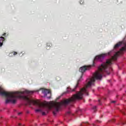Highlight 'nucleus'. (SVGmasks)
I'll return each instance as SVG.
<instances>
[{
	"instance_id": "f3484780",
	"label": "nucleus",
	"mask_w": 126,
	"mask_h": 126,
	"mask_svg": "<svg viewBox=\"0 0 126 126\" xmlns=\"http://www.w3.org/2000/svg\"><path fill=\"white\" fill-rule=\"evenodd\" d=\"M122 125H126V121L125 122H122Z\"/></svg>"
},
{
	"instance_id": "39448f33",
	"label": "nucleus",
	"mask_w": 126,
	"mask_h": 126,
	"mask_svg": "<svg viewBox=\"0 0 126 126\" xmlns=\"http://www.w3.org/2000/svg\"><path fill=\"white\" fill-rule=\"evenodd\" d=\"M80 82V79H79L77 82V84L75 86L74 88L73 89H70V92H74L75 91H76V88L78 87V84H79V82Z\"/></svg>"
},
{
	"instance_id": "5701e85b",
	"label": "nucleus",
	"mask_w": 126,
	"mask_h": 126,
	"mask_svg": "<svg viewBox=\"0 0 126 126\" xmlns=\"http://www.w3.org/2000/svg\"><path fill=\"white\" fill-rule=\"evenodd\" d=\"M93 63H94V61H93Z\"/></svg>"
},
{
	"instance_id": "f257e3e1",
	"label": "nucleus",
	"mask_w": 126,
	"mask_h": 126,
	"mask_svg": "<svg viewBox=\"0 0 126 126\" xmlns=\"http://www.w3.org/2000/svg\"><path fill=\"white\" fill-rule=\"evenodd\" d=\"M0 94L1 96H4L6 98L5 103H12L15 104L17 99H21V92H5L0 87Z\"/></svg>"
},
{
	"instance_id": "1a4fd4ad",
	"label": "nucleus",
	"mask_w": 126,
	"mask_h": 126,
	"mask_svg": "<svg viewBox=\"0 0 126 126\" xmlns=\"http://www.w3.org/2000/svg\"><path fill=\"white\" fill-rule=\"evenodd\" d=\"M43 111V109H36L35 112L37 113L38 112H40L41 113Z\"/></svg>"
},
{
	"instance_id": "a211bd4d",
	"label": "nucleus",
	"mask_w": 126,
	"mask_h": 126,
	"mask_svg": "<svg viewBox=\"0 0 126 126\" xmlns=\"http://www.w3.org/2000/svg\"><path fill=\"white\" fill-rule=\"evenodd\" d=\"M98 102L99 103V105H101V103L100 102H101V99H98Z\"/></svg>"
},
{
	"instance_id": "aec40b11",
	"label": "nucleus",
	"mask_w": 126,
	"mask_h": 126,
	"mask_svg": "<svg viewBox=\"0 0 126 126\" xmlns=\"http://www.w3.org/2000/svg\"><path fill=\"white\" fill-rule=\"evenodd\" d=\"M67 114H68V115H69V114H70V111H68V112H67Z\"/></svg>"
},
{
	"instance_id": "20e7f679",
	"label": "nucleus",
	"mask_w": 126,
	"mask_h": 126,
	"mask_svg": "<svg viewBox=\"0 0 126 126\" xmlns=\"http://www.w3.org/2000/svg\"><path fill=\"white\" fill-rule=\"evenodd\" d=\"M89 66H83L81 67L79 69V71L82 73V75L81 76V78H82L83 75V73L85 72L87 69H89Z\"/></svg>"
},
{
	"instance_id": "6e6552de",
	"label": "nucleus",
	"mask_w": 126,
	"mask_h": 126,
	"mask_svg": "<svg viewBox=\"0 0 126 126\" xmlns=\"http://www.w3.org/2000/svg\"><path fill=\"white\" fill-rule=\"evenodd\" d=\"M88 125H89L88 122H83L82 124H81V126H87Z\"/></svg>"
},
{
	"instance_id": "b1692460",
	"label": "nucleus",
	"mask_w": 126,
	"mask_h": 126,
	"mask_svg": "<svg viewBox=\"0 0 126 126\" xmlns=\"http://www.w3.org/2000/svg\"><path fill=\"white\" fill-rule=\"evenodd\" d=\"M93 126H94V124H93Z\"/></svg>"
},
{
	"instance_id": "4be33fe9",
	"label": "nucleus",
	"mask_w": 126,
	"mask_h": 126,
	"mask_svg": "<svg viewBox=\"0 0 126 126\" xmlns=\"http://www.w3.org/2000/svg\"><path fill=\"white\" fill-rule=\"evenodd\" d=\"M19 126H21V124L19 123Z\"/></svg>"
},
{
	"instance_id": "f8f14e48",
	"label": "nucleus",
	"mask_w": 126,
	"mask_h": 126,
	"mask_svg": "<svg viewBox=\"0 0 126 126\" xmlns=\"http://www.w3.org/2000/svg\"><path fill=\"white\" fill-rule=\"evenodd\" d=\"M42 116H45V115H46V113H45V112H42Z\"/></svg>"
},
{
	"instance_id": "2eb2a0df",
	"label": "nucleus",
	"mask_w": 126,
	"mask_h": 126,
	"mask_svg": "<svg viewBox=\"0 0 126 126\" xmlns=\"http://www.w3.org/2000/svg\"><path fill=\"white\" fill-rule=\"evenodd\" d=\"M59 99H61V96L58 97L56 98V101H57V100H59Z\"/></svg>"
},
{
	"instance_id": "6ab92c4d",
	"label": "nucleus",
	"mask_w": 126,
	"mask_h": 126,
	"mask_svg": "<svg viewBox=\"0 0 126 126\" xmlns=\"http://www.w3.org/2000/svg\"><path fill=\"white\" fill-rule=\"evenodd\" d=\"M21 114H22V112H19V113H18V115L20 116V115H21Z\"/></svg>"
},
{
	"instance_id": "412c9836",
	"label": "nucleus",
	"mask_w": 126,
	"mask_h": 126,
	"mask_svg": "<svg viewBox=\"0 0 126 126\" xmlns=\"http://www.w3.org/2000/svg\"><path fill=\"white\" fill-rule=\"evenodd\" d=\"M111 103H116V101H111Z\"/></svg>"
},
{
	"instance_id": "0eeeda50",
	"label": "nucleus",
	"mask_w": 126,
	"mask_h": 126,
	"mask_svg": "<svg viewBox=\"0 0 126 126\" xmlns=\"http://www.w3.org/2000/svg\"><path fill=\"white\" fill-rule=\"evenodd\" d=\"M122 45V42H119L117 43L115 46H114V49H118L120 46Z\"/></svg>"
},
{
	"instance_id": "dca6fc26",
	"label": "nucleus",
	"mask_w": 126,
	"mask_h": 126,
	"mask_svg": "<svg viewBox=\"0 0 126 126\" xmlns=\"http://www.w3.org/2000/svg\"><path fill=\"white\" fill-rule=\"evenodd\" d=\"M2 36H3L4 37H5V36H6V33H4V34H3Z\"/></svg>"
},
{
	"instance_id": "4468645a",
	"label": "nucleus",
	"mask_w": 126,
	"mask_h": 126,
	"mask_svg": "<svg viewBox=\"0 0 126 126\" xmlns=\"http://www.w3.org/2000/svg\"><path fill=\"white\" fill-rule=\"evenodd\" d=\"M68 92H69V91H67L64 92V93H63V94H66L68 93Z\"/></svg>"
},
{
	"instance_id": "9d476101",
	"label": "nucleus",
	"mask_w": 126,
	"mask_h": 126,
	"mask_svg": "<svg viewBox=\"0 0 126 126\" xmlns=\"http://www.w3.org/2000/svg\"><path fill=\"white\" fill-rule=\"evenodd\" d=\"M97 109V107L96 106H94L93 108V110H94V112H96V110Z\"/></svg>"
},
{
	"instance_id": "423d86ee",
	"label": "nucleus",
	"mask_w": 126,
	"mask_h": 126,
	"mask_svg": "<svg viewBox=\"0 0 126 126\" xmlns=\"http://www.w3.org/2000/svg\"><path fill=\"white\" fill-rule=\"evenodd\" d=\"M3 41H5V38H4V37L2 36L0 37V47H1V46H2Z\"/></svg>"
},
{
	"instance_id": "9b49d317",
	"label": "nucleus",
	"mask_w": 126,
	"mask_h": 126,
	"mask_svg": "<svg viewBox=\"0 0 126 126\" xmlns=\"http://www.w3.org/2000/svg\"><path fill=\"white\" fill-rule=\"evenodd\" d=\"M11 54L14 55V56H15V55H17V52H13L11 53Z\"/></svg>"
},
{
	"instance_id": "7ed1b4c3",
	"label": "nucleus",
	"mask_w": 126,
	"mask_h": 126,
	"mask_svg": "<svg viewBox=\"0 0 126 126\" xmlns=\"http://www.w3.org/2000/svg\"><path fill=\"white\" fill-rule=\"evenodd\" d=\"M42 94H44V97H47L48 99H51L52 93L51 91L48 89H43L42 91Z\"/></svg>"
},
{
	"instance_id": "ddd939ff",
	"label": "nucleus",
	"mask_w": 126,
	"mask_h": 126,
	"mask_svg": "<svg viewBox=\"0 0 126 126\" xmlns=\"http://www.w3.org/2000/svg\"><path fill=\"white\" fill-rule=\"evenodd\" d=\"M95 123H97L100 124V123H101V122L100 121H98V120H96Z\"/></svg>"
},
{
	"instance_id": "f03ea898",
	"label": "nucleus",
	"mask_w": 126,
	"mask_h": 126,
	"mask_svg": "<svg viewBox=\"0 0 126 126\" xmlns=\"http://www.w3.org/2000/svg\"><path fill=\"white\" fill-rule=\"evenodd\" d=\"M111 52H108V53H103L96 56L94 58V61H100L102 62V60L105 57H107V56H110Z\"/></svg>"
}]
</instances>
